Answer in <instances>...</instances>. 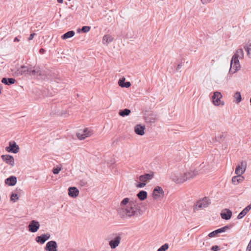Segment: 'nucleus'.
I'll list each match as a JSON object with an SVG mask.
<instances>
[{
	"label": "nucleus",
	"instance_id": "5701e85b",
	"mask_svg": "<svg viewBox=\"0 0 251 251\" xmlns=\"http://www.w3.org/2000/svg\"><path fill=\"white\" fill-rule=\"evenodd\" d=\"M184 177L186 178V181L194 178L198 175V172L194 171H190L186 173H184Z\"/></svg>",
	"mask_w": 251,
	"mask_h": 251
},
{
	"label": "nucleus",
	"instance_id": "ea45409f",
	"mask_svg": "<svg viewBox=\"0 0 251 251\" xmlns=\"http://www.w3.org/2000/svg\"><path fill=\"white\" fill-rule=\"evenodd\" d=\"M90 30V27L89 26H83L81 29V30L84 33L87 32L89 31Z\"/></svg>",
	"mask_w": 251,
	"mask_h": 251
},
{
	"label": "nucleus",
	"instance_id": "c756f323",
	"mask_svg": "<svg viewBox=\"0 0 251 251\" xmlns=\"http://www.w3.org/2000/svg\"><path fill=\"white\" fill-rule=\"evenodd\" d=\"M138 198L141 201H144L147 198V192L145 191H140L137 194Z\"/></svg>",
	"mask_w": 251,
	"mask_h": 251
},
{
	"label": "nucleus",
	"instance_id": "09e8293b",
	"mask_svg": "<svg viewBox=\"0 0 251 251\" xmlns=\"http://www.w3.org/2000/svg\"><path fill=\"white\" fill-rule=\"evenodd\" d=\"M45 52V49H43V48H41L39 50V52L41 53V54H43Z\"/></svg>",
	"mask_w": 251,
	"mask_h": 251
},
{
	"label": "nucleus",
	"instance_id": "3c124183",
	"mask_svg": "<svg viewBox=\"0 0 251 251\" xmlns=\"http://www.w3.org/2000/svg\"><path fill=\"white\" fill-rule=\"evenodd\" d=\"M119 80H122V84H123L124 85H125V82H125V78L123 77V78L120 79Z\"/></svg>",
	"mask_w": 251,
	"mask_h": 251
},
{
	"label": "nucleus",
	"instance_id": "6e6552de",
	"mask_svg": "<svg viewBox=\"0 0 251 251\" xmlns=\"http://www.w3.org/2000/svg\"><path fill=\"white\" fill-rule=\"evenodd\" d=\"M39 223L36 220H32L28 226V230L31 232H36L40 227Z\"/></svg>",
	"mask_w": 251,
	"mask_h": 251
},
{
	"label": "nucleus",
	"instance_id": "dca6fc26",
	"mask_svg": "<svg viewBox=\"0 0 251 251\" xmlns=\"http://www.w3.org/2000/svg\"><path fill=\"white\" fill-rule=\"evenodd\" d=\"M222 97V95L220 92L218 91L215 92L212 97L213 104L215 105H219L221 103L220 99Z\"/></svg>",
	"mask_w": 251,
	"mask_h": 251
},
{
	"label": "nucleus",
	"instance_id": "58836bf2",
	"mask_svg": "<svg viewBox=\"0 0 251 251\" xmlns=\"http://www.w3.org/2000/svg\"><path fill=\"white\" fill-rule=\"evenodd\" d=\"M19 199L17 194H12L10 197V200L11 201L13 202H16Z\"/></svg>",
	"mask_w": 251,
	"mask_h": 251
},
{
	"label": "nucleus",
	"instance_id": "f03ea898",
	"mask_svg": "<svg viewBox=\"0 0 251 251\" xmlns=\"http://www.w3.org/2000/svg\"><path fill=\"white\" fill-rule=\"evenodd\" d=\"M122 239L121 235L119 233H113L107 237L109 240V245L111 249H114L120 244Z\"/></svg>",
	"mask_w": 251,
	"mask_h": 251
},
{
	"label": "nucleus",
	"instance_id": "b1692460",
	"mask_svg": "<svg viewBox=\"0 0 251 251\" xmlns=\"http://www.w3.org/2000/svg\"><path fill=\"white\" fill-rule=\"evenodd\" d=\"M244 179V177L241 175H237V176L232 177V182L234 185H237L242 182Z\"/></svg>",
	"mask_w": 251,
	"mask_h": 251
},
{
	"label": "nucleus",
	"instance_id": "f3484780",
	"mask_svg": "<svg viewBox=\"0 0 251 251\" xmlns=\"http://www.w3.org/2000/svg\"><path fill=\"white\" fill-rule=\"evenodd\" d=\"M153 176L154 173L151 172L149 174H145L139 176L138 178L141 182L147 183L148 181L151 180L153 177Z\"/></svg>",
	"mask_w": 251,
	"mask_h": 251
},
{
	"label": "nucleus",
	"instance_id": "8fccbe9b",
	"mask_svg": "<svg viewBox=\"0 0 251 251\" xmlns=\"http://www.w3.org/2000/svg\"><path fill=\"white\" fill-rule=\"evenodd\" d=\"M119 80H122V84H123L124 85H125V82H125V78L123 77V78L120 79Z\"/></svg>",
	"mask_w": 251,
	"mask_h": 251
},
{
	"label": "nucleus",
	"instance_id": "e433bc0d",
	"mask_svg": "<svg viewBox=\"0 0 251 251\" xmlns=\"http://www.w3.org/2000/svg\"><path fill=\"white\" fill-rule=\"evenodd\" d=\"M122 80H119V81H118L119 85L120 86H121V87L128 88L131 85V83L129 81L126 82L125 85H124L123 84H122Z\"/></svg>",
	"mask_w": 251,
	"mask_h": 251
},
{
	"label": "nucleus",
	"instance_id": "412c9836",
	"mask_svg": "<svg viewBox=\"0 0 251 251\" xmlns=\"http://www.w3.org/2000/svg\"><path fill=\"white\" fill-rule=\"evenodd\" d=\"M17 183V177L15 176H10L5 180V183L9 186H14Z\"/></svg>",
	"mask_w": 251,
	"mask_h": 251
},
{
	"label": "nucleus",
	"instance_id": "6ab92c4d",
	"mask_svg": "<svg viewBox=\"0 0 251 251\" xmlns=\"http://www.w3.org/2000/svg\"><path fill=\"white\" fill-rule=\"evenodd\" d=\"M221 216L222 219L228 220L232 216V212L228 209H225L221 213Z\"/></svg>",
	"mask_w": 251,
	"mask_h": 251
},
{
	"label": "nucleus",
	"instance_id": "2eb2a0df",
	"mask_svg": "<svg viewBox=\"0 0 251 251\" xmlns=\"http://www.w3.org/2000/svg\"><path fill=\"white\" fill-rule=\"evenodd\" d=\"M50 237V235L49 233L43 234L40 236H38L35 238V241L41 244H43L45 242L49 240Z\"/></svg>",
	"mask_w": 251,
	"mask_h": 251
},
{
	"label": "nucleus",
	"instance_id": "393cba45",
	"mask_svg": "<svg viewBox=\"0 0 251 251\" xmlns=\"http://www.w3.org/2000/svg\"><path fill=\"white\" fill-rule=\"evenodd\" d=\"M156 115L153 114H150L145 117V120L148 124H152L155 123Z\"/></svg>",
	"mask_w": 251,
	"mask_h": 251
},
{
	"label": "nucleus",
	"instance_id": "72a5a7b5",
	"mask_svg": "<svg viewBox=\"0 0 251 251\" xmlns=\"http://www.w3.org/2000/svg\"><path fill=\"white\" fill-rule=\"evenodd\" d=\"M130 110L129 109H124L123 110H121L119 111V114L122 117H125L126 116H128L130 113Z\"/></svg>",
	"mask_w": 251,
	"mask_h": 251
},
{
	"label": "nucleus",
	"instance_id": "20e7f679",
	"mask_svg": "<svg viewBox=\"0 0 251 251\" xmlns=\"http://www.w3.org/2000/svg\"><path fill=\"white\" fill-rule=\"evenodd\" d=\"M93 134V131L89 128H85L83 130H80L76 133V136L79 140H83L86 137L90 136Z\"/></svg>",
	"mask_w": 251,
	"mask_h": 251
},
{
	"label": "nucleus",
	"instance_id": "4be33fe9",
	"mask_svg": "<svg viewBox=\"0 0 251 251\" xmlns=\"http://www.w3.org/2000/svg\"><path fill=\"white\" fill-rule=\"evenodd\" d=\"M68 195L72 198L76 197L79 194L78 190L75 187H70L68 189Z\"/></svg>",
	"mask_w": 251,
	"mask_h": 251
},
{
	"label": "nucleus",
	"instance_id": "6e6d98bb",
	"mask_svg": "<svg viewBox=\"0 0 251 251\" xmlns=\"http://www.w3.org/2000/svg\"><path fill=\"white\" fill-rule=\"evenodd\" d=\"M1 89H0V94H1Z\"/></svg>",
	"mask_w": 251,
	"mask_h": 251
},
{
	"label": "nucleus",
	"instance_id": "a18cd8bd",
	"mask_svg": "<svg viewBox=\"0 0 251 251\" xmlns=\"http://www.w3.org/2000/svg\"><path fill=\"white\" fill-rule=\"evenodd\" d=\"M202 3L203 4H206L209 3L212 0H201Z\"/></svg>",
	"mask_w": 251,
	"mask_h": 251
},
{
	"label": "nucleus",
	"instance_id": "a878e982",
	"mask_svg": "<svg viewBox=\"0 0 251 251\" xmlns=\"http://www.w3.org/2000/svg\"><path fill=\"white\" fill-rule=\"evenodd\" d=\"M251 209V203L245 208L237 216L238 219L243 218Z\"/></svg>",
	"mask_w": 251,
	"mask_h": 251
},
{
	"label": "nucleus",
	"instance_id": "39448f33",
	"mask_svg": "<svg viewBox=\"0 0 251 251\" xmlns=\"http://www.w3.org/2000/svg\"><path fill=\"white\" fill-rule=\"evenodd\" d=\"M210 203V200L205 197L203 199L197 201L196 205V209H202L207 207Z\"/></svg>",
	"mask_w": 251,
	"mask_h": 251
},
{
	"label": "nucleus",
	"instance_id": "c03bdc74",
	"mask_svg": "<svg viewBox=\"0 0 251 251\" xmlns=\"http://www.w3.org/2000/svg\"><path fill=\"white\" fill-rule=\"evenodd\" d=\"M35 35H36V34L35 33H31L30 35L29 38H28V40L30 41L31 40H32Z\"/></svg>",
	"mask_w": 251,
	"mask_h": 251
},
{
	"label": "nucleus",
	"instance_id": "473e14b6",
	"mask_svg": "<svg viewBox=\"0 0 251 251\" xmlns=\"http://www.w3.org/2000/svg\"><path fill=\"white\" fill-rule=\"evenodd\" d=\"M29 69L30 68H28L26 66H22L21 68L18 70L19 74H20L21 75H22L23 74H27L28 75L29 72Z\"/></svg>",
	"mask_w": 251,
	"mask_h": 251
},
{
	"label": "nucleus",
	"instance_id": "f257e3e1",
	"mask_svg": "<svg viewBox=\"0 0 251 251\" xmlns=\"http://www.w3.org/2000/svg\"><path fill=\"white\" fill-rule=\"evenodd\" d=\"M118 214L122 218H138L143 215L142 203L137 201L131 200L129 204L125 208H118Z\"/></svg>",
	"mask_w": 251,
	"mask_h": 251
},
{
	"label": "nucleus",
	"instance_id": "423d86ee",
	"mask_svg": "<svg viewBox=\"0 0 251 251\" xmlns=\"http://www.w3.org/2000/svg\"><path fill=\"white\" fill-rule=\"evenodd\" d=\"M247 163L245 161H241L236 167L235 173L236 175H243L246 169Z\"/></svg>",
	"mask_w": 251,
	"mask_h": 251
},
{
	"label": "nucleus",
	"instance_id": "bb28decb",
	"mask_svg": "<svg viewBox=\"0 0 251 251\" xmlns=\"http://www.w3.org/2000/svg\"><path fill=\"white\" fill-rule=\"evenodd\" d=\"M243 57H244L243 50L242 49H239L236 50V52L233 55L232 58H233V60H234L236 58H237V59H238V58L242 59Z\"/></svg>",
	"mask_w": 251,
	"mask_h": 251
},
{
	"label": "nucleus",
	"instance_id": "4d7b16f0",
	"mask_svg": "<svg viewBox=\"0 0 251 251\" xmlns=\"http://www.w3.org/2000/svg\"><path fill=\"white\" fill-rule=\"evenodd\" d=\"M250 242H251V241H250Z\"/></svg>",
	"mask_w": 251,
	"mask_h": 251
},
{
	"label": "nucleus",
	"instance_id": "cd10ccee",
	"mask_svg": "<svg viewBox=\"0 0 251 251\" xmlns=\"http://www.w3.org/2000/svg\"><path fill=\"white\" fill-rule=\"evenodd\" d=\"M130 203V201L128 198H124L120 202V207L118 208H125Z\"/></svg>",
	"mask_w": 251,
	"mask_h": 251
},
{
	"label": "nucleus",
	"instance_id": "37998d69",
	"mask_svg": "<svg viewBox=\"0 0 251 251\" xmlns=\"http://www.w3.org/2000/svg\"><path fill=\"white\" fill-rule=\"evenodd\" d=\"M220 250L219 247L218 246H214L211 248V250L213 251H218Z\"/></svg>",
	"mask_w": 251,
	"mask_h": 251
},
{
	"label": "nucleus",
	"instance_id": "c85d7f7f",
	"mask_svg": "<svg viewBox=\"0 0 251 251\" xmlns=\"http://www.w3.org/2000/svg\"><path fill=\"white\" fill-rule=\"evenodd\" d=\"M16 81V80L13 78H5L4 77L1 80V82L5 85H10L14 84Z\"/></svg>",
	"mask_w": 251,
	"mask_h": 251
},
{
	"label": "nucleus",
	"instance_id": "c9c22d12",
	"mask_svg": "<svg viewBox=\"0 0 251 251\" xmlns=\"http://www.w3.org/2000/svg\"><path fill=\"white\" fill-rule=\"evenodd\" d=\"M244 48L247 52L249 57L251 58V43L245 46Z\"/></svg>",
	"mask_w": 251,
	"mask_h": 251
},
{
	"label": "nucleus",
	"instance_id": "de8ad7c7",
	"mask_svg": "<svg viewBox=\"0 0 251 251\" xmlns=\"http://www.w3.org/2000/svg\"><path fill=\"white\" fill-rule=\"evenodd\" d=\"M182 67V64L181 63H180L179 64H178L177 67H176V70L177 71H178L179 70H180Z\"/></svg>",
	"mask_w": 251,
	"mask_h": 251
},
{
	"label": "nucleus",
	"instance_id": "9b49d317",
	"mask_svg": "<svg viewBox=\"0 0 251 251\" xmlns=\"http://www.w3.org/2000/svg\"><path fill=\"white\" fill-rule=\"evenodd\" d=\"M45 250L46 251H57V244L55 241H50L46 245Z\"/></svg>",
	"mask_w": 251,
	"mask_h": 251
},
{
	"label": "nucleus",
	"instance_id": "79ce46f5",
	"mask_svg": "<svg viewBox=\"0 0 251 251\" xmlns=\"http://www.w3.org/2000/svg\"><path fill=\"white\" fill-rule=\"evenodd\" d=\"M146 185V183H144L143 182H141L137 184L136 186L137 188H143Z\"/></svg>",
	"mask_w": 251,
	"mask_h": 251
},
{
	"label": "nucleus",
	"instance_id": "7c9ffc66",
	"mask_svg": "<svg viewBox=\"0 0 251 251\" xmlns=\"http://www.w3.org/2000/svg\"><path fill=\"white\" fill-rule=\"evenodd\" d=\"M75 33L73 30L69 31L62 35L61 38L63 40H66L73 37L75 35Z\"/></svg>",
	"mask_w": 251,
	"mask_h": 251
},
{
	"label": "nucleus",
	"instance_id": "603ef678",
	"mask_svg": "<svg viewBox=\"0 0 251 251\" xmlns=\"http://www.w3.org/2000/svg\"><path fill=\"white\" fill-rule=\"evenodd\" d=\"M14 42H19L20 40L18 39V37H15L14 39Z\"/></svg>",
	"mask_w": 251,
	"mask_h": 251
},
{
	"label": "nucleus",
	"instance_id": "ddd939ff",
	"mask_svg": "<svg viewBox=\"0 0 251 251\" xmlns=\"http://www.w3.org/2000/svg\"><path fill=\"white\" fill-rule=\"evenodd\" d=\"M1 158L6 164L13 167L14 166L15 161L14 157L9 154L2 155Z\"/></svg>",
	"mask_w": 251,
	"mask_h": 251
},
{
	"label": "nucleus",
	"instance_id": "aec40b11",
	"mask_svg": "<svg viewBox=\"0 0 251 251\" xmlns=\"http://www.w3.org/2000/svg\"><path fill=\"white\" fill-rule=\"evenodd\" d=\"M145 126L141 125H137L134 127V132L138 135L142 136L145 134Z\"/></svg>",
	"mask_w": 251,
	"mask_h": 251
},
{
	"label": "nucleus",
	"instance_id": "a211bd4d",
	"mask_svg": "<svg viewBox=\"0 0 251 251\" xmlns=\"http://www.w3.org/2000/svg\"><path fill=\"white\" fill-rule=\"evenodd\" d=\"M41 69L38 67H30L28 75L38 77L41 75Z\"/></svg>",
	"mask_w": 251,
	"mask_h": 251
},
{
	"label": "nucleus",
	"instance_id": "9d476101",
	"mask_svg": "<svg viewBox=\"0 0 251 251\" xmlns=\"http://www.w3.org/2000/svg\"><path fill=\"white\" fill-rule=\"evenodd\" d=\"M164 191L162 188L160 186H156L152 192V196L154 199L156 200L159 198L163 197Z\"/></svg>",
	"mask_w": 251,
	"mask_h": 251
},
{
	"label": "nucleus",
	"instance_id": "864d4df0",
	"mask_svg": "<svg viewBox=\"0 0 251 251\" xmlns=\"http://www.w3.org/2000/svg\"><path fill=\"white\" fill-rule=\"evenodd\" d=\"M57 2L59 3H62L63 1V0H57Z\"/></svg>",
	"mask_w": 251,
	"mask_h": 251
},
{
	"label": "nucleus",
	"instance_id": "1a4fd4ad",
	"mask_svg": "<svg viewBox=\"0 0 251 251\" xmlns=\"http://www.w3.org/2000/svg\"><path fill=\"white\" fill-rule=\"evenodd\" d=\"M5 150L9 152L16 153L19 151V147L15 142H10L9 143V146L6 147Z\"/></svg>",
	"mask_w": 251,
	"mask_h": 251
},
{
	"label": "nucleus",
	"instance_id": "49530a36",
	"mask_svg": "<svg viewBox=\"0 0 251 251\" xmlns=\"http://www.w3.org/2000/svg\"><path fill=\"white\" fill-rule=\"evenodd\" d=\"M247 250H249V251H251V242H250L249 244L248 245Z\"/></svg>",
	"mask_w": 251,
	"mask_h": 251
},
{
	"label": "nucleus",
	"instance_id": "a19ab883",
	"mask_svg": "<svg viewBox=\"0 0 251 251\" xmlns=\"http://www.w3.org/2000/svg\"><path fill=\"white\" fill-rule=\"evenodd\" d=\"M61 168H55L53 169L52 172L54 174L56 175L59 173V172L61 171Z\"/></svg>",
	"mask_w": 251,
	"mask_h": 251
},
{
	"label": "nucleus",
	"instance_id": "4c0bfd02",
	"mask_svg": "<svg viewBox=\"0 0 251 251\" xmlns=\"http://www.w3.org/2000/svg\"><path fill=\"white\" fill-rule=\"evenodd\" d=\"M169 248V245L168 244L166 243L162 245L161 247H160L157 251H166L168 250Z\"/></svg>",
	"mask_w": 251,
	"mask_h": 251
},
{
	"label": "nucleus",
	"instance_id": "4468645a",
	"mask_svg": "<svg viewBox=\"0 0 251 251\" xmlns=\"http://www.w3.org/2000/svg\"><path fill=\"white\" fill-rule=\"evenodd\" d=\"M228 229H229V226H224L220 228L217 229L210 232V233H209L208 236L210 238L215 237V236H217V235L218 234L224 232Z\"/></svg>",
	"mask_w": 251,
	"mask_h": 251
},
{
	"label": "nucleus",
	"instance_id": "2f4dec72",
	"mask_svg": "<svg viewBox=\"0 0 251 251\" xmlns=\"http://www.w3.org/2000/svg\"><path fill=\"white\" fill-rule=\"evenodd\" d=\"M113 40V37L109 35H105L103 37L102 43L103 44L107 45Z\"/></svg>",
	"mask_w": 251,
	"mask_h": 251
},
{
	"label": "nucleus",
	"instance_id": "5fc2aeb1",
	"mask_svg": "<svg viewBox=\"0 0 251 251\" xmlns=\"http://www.w3.org/2000/svg\"><path fill=\"white\" fill-rule=\"evenodd\" d=\"M80 30H81V29H79H79H77V32H79L80 31Z\"/></svg>",
	"mask_w": 251,
	"mask_h": 251
},
{
	"label": "nucleus",
	"instance_id": "f704fd0d",
	"mask_svg": "<svg viewBox=\"0 0 251 251\" xmlns=\"http://www.w3.org/2000/svg\"><path fill=\"white\" fill-rule=\"evenodd\" d=\"M234 99L236 103H239L242 100V97L239 92H236L234 95Z\"/></svg>",
	"mask_w": 251,
	"mask_h": 251
},
{
	"label": "nucleus",
	"instance_id": "7ed1b4c3",
	"mask_svg": "<svg viewBox=\"0 0 251 251\" xmlns=\"http://www.w3.org/2000/svg\"><path fill=\"white\" fill-rule=\"evenodd\" d=\"M240 67L239 60L236 58L233 60V58H232L230 61V68L229 73L231 74H234L240 69Z\"/></svg>",
	"mask_w": 251,
	"mask_h": 251
},
{
	"label": "nucleus",
	"instance_id": "f8f14e48",
	"mask_svg": "<svg viewBox=\"0 0 251 251\" xmlns=\"http://www.w3.org/2000/svg\"><path fill=\"white\" fill-rule=\"evenodd\" d=\"M41 75H39L40 78L44 79V80H51L52 79V73L50 70H41Z\"/></svg>",
	"mask_w": 251,
	"mask_h": 251
},
{
	"label": "nucleus",
	"instance_id": "0eeeda50",
	"mask_svg": "<svg viewBox=\"0 0 251 251\" xmlns=\"http://www.w3.org/2000/svg\"><path fill=\"white\" fill-rule=\"evenodd\" d=\"M184 174H174L171 177L173 181L176 183H182L186 181Z\"/></svg>",
	"mask_w": 251,
	"mask_h": 251
}]
</instances>
